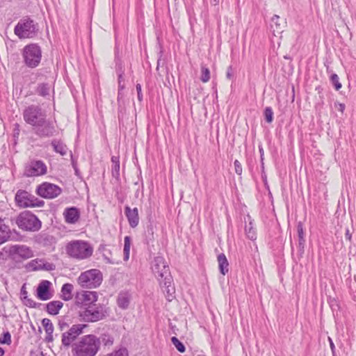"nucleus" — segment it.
<instances>
[{
  "label": "nucleus",
  "instance_id": "f257e3e1",
  "mask_svg": "<svg viewBox=\"0 0 356 356\" xmlns=\"http://www.w3.org/2000/svg\"><path fill=\"white\" fill-rule=\"evenodd\" d=\"M24 122L32 127L33 133L40 138H49L58 135L55 122L47 118L46 111L39 105L31 104L23 111Z\"/></svg>",
  "mask_w": 356,
  "mask_h": 356
},
{
  "label": "nucleus",
  "instance_id": "f03ea898",
  "mask_svg": "<svg viewBox=\"0 0 356 356\" xmlns=\"http://www.w3.org/2000/svg\"><path fill=\"white\" fill-rule=\"evenodd\" d=\"M152 270L158 280L165 298L172 301L175 298V289L172 285V277L170 275L168 265L161 256L154 257L152 262Z\"/></svg>",
  "mask_w": 356,
  "mask_h": 356
},
{
  "label": "nucleus",
  "instance_id": "7ed1b4c3",
  "mask_svg": "<svg viewBox=\"0 0 356 356\" xmlns=\"http://www.w3.org/2000/svg\"><path fill=\"white\" fill-rule=\"evenodd\" d=\"M99 351L97 336L92 334L81 337L72 348L73 356H95Z\"/></svg>",
  "mask_w": 356,
  "mask_h": 356
},
{
  "label": "nucleus",
  "instance_id": "20e7f679",
  "mask_svg": "<svg viewBox=\"0 0 356 356\" xmlns=\"http://www.w3.org/2000/svg\"><path fill=\"white\" fill-rule=\"evenodd\" d=\"M66 254L71 258L83 260L90 257L93 253V248L87 241L74 240L65 245Z\"/></svg>",
  "mask_w": 356,
  "mask_h": 356
},
{
  "label": "nucleus",
  "instance_id": "39448f33",
  "mask_svg": "<svg viewBox=\"0 0 356 356\" xmlns=\"http://www.w3.org/2000/svg\"><path fill=\"white\" fill-rule=\"evenodd\" d=\"M109 308L104 304L89 305L82 307L79 311V316L87 323H95L106 318L109 315Z\"/></svg>",
  "mask_w": 356,
  "mask_h": 356
},
{
  "label": "nucleus",
  "instance_id": "423d86ee",
  "mask_svg": "<svg viewBox=\"0 0 356 356\" xmlns=\"http://www.w3.org/2000/svg\"><path fill=\"white\" fill-rule=\"evenodd\" d=\"M21 55L24 66L30 69H35L41 63L42 51L38 44L30 43L23 47Z\"/></svg>",
  "mask_w": 356,
  "mask_h": 356
},
{
  "label": "nucleus",
  "instance_id": "0eeeda50",
  "mask_svg": "<svg viewBox=\"0 0 356 356\" xmlns=\"http://www.w3.org/2000/svg\"><path fill=\"white\" fill-rule=\"evenodd\" d=\"M38 32V24L29 17L20 19L14 28V33L19 39L34 38Z\"/></svg>",
  "mask_w": 356,
  "mask_h": 356
},
{
  "label": "nucleus",
  "instance_id": "6e6552de",
  "mask_svg": "<svg viewBox=\"0 0 356 356\" xmlns=\"http://www.w3.org/2000/svg\"><path fill=\"white\" fill-rule=\"evenodd\" d=\"M15 223L20 229L26 232H37L42 226L38 218L29 211L20 213L15 219Z\"/></svg>",
  "mask_w": 356,
  "mask_h": 356
},
{
  "label": "nucleus",
  "instance_id": "1a4fd4ad",
  "mask_svg": "<svg viewBox=\"0 0 356 356\" xmlns=\"http://www.w3.org/2000/svg\"><path fill=\"white\" fill-rule=\"evenodd\" d=\"M4 250L8 257L16 263L29 259L34 255L33 250L25 245H12Z\"/></svg>",
  "mask_w": 356,
  "mask_h": 356
},
{
  "label": "nucleus",
  "instance_id": "9d476101",
  "mask_svg": "<svg viewBox=\"0 0 356 356\" xmlns=\"http://www.w3.org/2000/svg\"><path fill=\"white\" fill-rule=\"evenodd\" d=\"M16 205L20 208L42 207L44 202L27 191L19 189L15 196Z\"/></svg>",
  "mask_w": 356,
  "mask_h": 356
},
{
  "label": "nucleus",
  "instance_id": "9b49d317",
  "mask_svg": "<svg viewBox=\"0 0 356 356\" xmlns=\"http://www.w3.org/2000/svg\"><path fill=\"white\" fill-rule=\"evenodd\" d=\"M102 273L98 269H91L81 273L78 277V283L84 288L98 287L102 282Z\"/></svg>",
  "mask_w": 356,
  "mask_h": 356
},
{
  "label": "nucleus",
  "instance_id": "f8f14e48",
  "mask_svg": "<svg viewBox=\"0 0 356 356\" xmlns=\"http://www.w3.org/2000/svg\"><path fill=\"white\" fill-rule=\"evenodd\" d=\"M87 327L85 324L73 325L68 330L62 334V345L65 348L72 346L79 335L83 332V330Z\"/></svg>",
  "mask_w": 356,
  "mask_h": 356
},
{
  "label": "nucleus",
  "instance_id": "ddd939ff",
  "mask_svg": "<svg viewBox=\"0 0 356 356\" xmlns=\"http://www.w3.org/2000/svg\"><path fill=\"white\" fill-rule=\"evenodd\" d=\"M62 189L57 185L44 182L37 187L36 193L38 195L46 199H53L58 197Z\"/></svg>",
  "mask_w": 356,
  "mask_h": 356
},
{
  "label": "nucleus",
  "instance_id": "4468645a",
  "mask_svg": "<svg viewBox=\"0 0 356 356\" xmlns=\"http://www.w3.org/2000/svg\"><path fill=\"white\" fill-rule=\"evenodd\" d=\"M47 173V165L40 160H33L28 163L24 169V175L27 177H38Z\"/></svg>",
  "mask_w": 356,
  "mask_h": 356
},
{
  "label": "nucleus",
  "instance_id": "2eb2a0df",
  "mask_svg": "<svg viewBox=\"0 0 356 356\" xmlns=\"http://www.w3.org/2000/svg\"><path fill=\"white\" fill-rule=\"evenodd\" d=\"M51 286V282L48 280H42L36 290V297L41 300H47L51 298L53 296L50 291V287Z\"/></svg>",
  "mask_w": 356,
  "mask_h": 356
},
{
  "label": "nucleus",
  "instance_id": "dca6fc26",
  "mask_svg": "<svg viewBox=\"0 0 356 356\" xmlns=\"http://www.w3.org/2000/svg\"><path fill=\"white\" fill-rule=\"evenodd\" d=\"M78 299L83 305L82 307H86L89 305H97L98 296L96 291H86L79 295Z\"/></svg>",
  "mask_w": 356,
  "mask_h": 356
},
{
  "label": "nucleus",
  "instance_id": "f3484780",
  "mask_svg": "<svg viewBox=\"0 0 356 356\" xmlns=\"http://www.w3.org/2000/svg\"><path fill=\"white\" fill-rule=\"evenodd\" d=\"M80 210L75 207H67L64 210L63 216L65 220L68 224H75L80 218Z\"/></svg>",
  "mask_w": 356,
  "mask_h": 356
},
{
  "label": "nucleus",
  "instance_id": "a211bd4d",
  "mask_svg": "<svg viewBox=\"0 0 356 356\" xmlns=\"http://www.w3.org/2000/svg\"><path fill=\"white\" fill-rule=\"evenodd\" d=\"M124 214L131 228H135L139 223L138 210L136 207L131 209L128 205L124 207Z\"/></svg>",
  "mask_w": 356,
  "mask_h": 356
},
{
  "label": "nucleus",
  "instance_id": "6ab92c4d",
  "mask_svg": "<svg viewBox=\"0 0 356 356\" xmlns=\"http://www.w3.org/2000/svg\"><path fill=\"white\" fill-rule=\"evenodd\" d=\"M35 242L43 247H51L56 243V238L44 232H41L35 236Z\"/></svg>",
  "mask_w": 356,
  "mask_h": 356
},
{
  "label": "nucleus",
  "instance_id": "aec40b11",
  "mask_svg": "<svg viewBox=\"0 0 356 356\" xmlns=\"http://www.w3.org/2000/svg\"><path fill=\"white\" fill-rule=\"evenodd\" d=\"M131 293L127 290L121 291L117 297V305L122 309H127L129 308L131 300Z\"/></svg>",
  "mask_w": 356,
  "mask_h": 356
},
{
  "label": "nucleus",
  "instance_id": "412c9836",
  "mask_svg": "<svg viewBox=\"0 0 356 356\" xmlns=\"http://www.w3.org/2000/svg\"><path fill=\"white\" fill-rule=\"evenodd\" d=\"M20 299L25 306L30 308H39L42 305L41 303L35 302L33 300L28 297L26 284H24L21 288Z\"/></svg>",
  "mask_w": 356,
  "mask_h": 356
},
{
  "label": "nucleus",
  "instance_id": "4be33fe9",
  "mask_svg": "<svg viewBox=\"0 0 356 356\" xmlns=\"http://www.w3.org/2000/svg\"><path fill=\"white\" fill-rule=\"evenodd\" d=\"M285 22H280V17L277 15H274L270 20V29L275 36L283 32L285 26Z\"/></svg>",
  "mask_w": 356,
  "mask_h": 356
},
{
  "label": "nucleus",
  "instance_id": "5701e85b",
  "mask_svg": "<svg viewBox=\"0 0 356 356\" xmlns=\"http://www.w3.org/2000/svg\"><path fill=\"white\" fill-rule=\"evenodd\" d=\"M245 232L247 237L252 241H255L257 239V230L254 225V220L248 215L245 218Z\"/></svg>",
  "mask_w": 356,
  "mask_h": 356
},
{
  "label": "nucleus",
  "instance_id": "b1692460",
  "mask_svg": "<svg viewBox=\"0 0 356 356\" xmlns=\"http://www.w3.org/2000/svg\"><path fill=\"white\" fill-rule=\"evenodd\" d=\"M50 145L56 153L63 156L67 155L68 147L61 139H53Z\"/></svg>",
  "mask_w": 356,
  "mask_h": 356
},
{
  "label": "nucleus",
  "instance_id": "393cba45",
  "mask_svg": "<svg viewBox=\"0 0 356 356\" xmlns=\"http://www.w3.org/2000/svg\"><path fill=\"white\" fill-rule=\"evenodd\" d=\"M99 340V350H100L101 345L104 347H111L114 343V337L111 333L108 332L102 333L99 337H97Z\"/></svg>",
  "mask_w": 356,
  "mask_h": 356
},
{
  "label": "nucleus",
  "instance_id": "a878e982",
  "mask_svg": "<svg viewBox=\"0 0 356 356\" xmlns=\"http://www.w3.org/2000/svg\"><path fill=\"white\" fill-rule=\"evenodd\" d=\"M52 86L49 83H40L35 88V92L42 97L49 98Z\"/></svg>",
  "mask_w": 356,
  "mask_h": 356
},
{
  "label": "nucleus",
  "instance_id": "bb28decb",
  "mask_svg": "<svg viewBox=\"0 0 356 356\" xmlns=\"http://www.w3.org/2000/svg\"><path fill=\"white\" fill-rule=\"evenodd\" d=\"M42 325L46 332L45 341L48 343L52 342L54 340L53 332L54 330L53 323L50 319L43 318L42 321Z\"/></svg>",
  "mask_w": 356,
  "mask_h": 356
},
{
  "label": "nucleus",
  "instance_id": "cd10ccee",
  "mask_svg": "<svg viewBox=\"0 0 356 356\" xmlns=\"http://www.w3.org/2000/svg\"><path fill=\"white\" fill-rule=\"evenodd\" d=\"M10 229L6 225L4 220L0 218V244H2L10 238Z\"/></svg>",
  "mask_w": 356,
  "mask_h": 356
},
{
  "label": "nucleus",
  "instance_id": "c85d7f7f",
  "mask_svg": "<svg viewBox=\"0 0 356 356\" xmlns=\"http://www.w3.org/2000/svg\"><path fill=\"white\" fill-rule=\"evenodd\" d=\"M297 231L298 236V252L302 255L305 252V239L303 231V225L302 222H298L297 224Z\"/></svg>",
  "mask_w": 356,
  "mask_h": 356
},
{
  "label": "nucleus",
  "instance_id": "c756f323",
  "mask_svg": "<svg viewBox=\"0 0 356 356\" xmlns=\"http://www.w3.org/2000/svg\"><path fill=\"white\" fill-rule=\"evenodd\" d=\"M63 303L59 300H53L46 305V311L51 315H57L63 307Z\"/></svg>",
  "mask_w": 356,
  "mask_h": 356
},
{
  "label": "nucleus",
  "instance_id": "7c9ffc66",
  "mask_svg": "<svg viewBox=\"0 0 356 356\" xmlns=\"http://www.w3.org/2000/svg\"><path fill=\"white\" fill-rule=\"evenodd\" d=\"M218 262L220 273L225 275L229 272V263L225 254L221 253L218 256Z\"/></svg>",
  "mask_w": 356,
  "mask_h": 356
},
{
  "label": "nucleus",
  "instance_id": "2f4dec72",
  "mask_svg": "<svg viewBox=\"0 0 356 356\" xmlns=\"http://www.w3.org/2000/svg\"><path fill=\"white\" fill-rule=\"evenodd\" d=\"M73 285L70 283L64 284L61 288V298L63 300L68 301L72 298Z\"/></svg>",
  "mask_w": 356,
  "mask_h": 356
},
{
  "label": "nucleus",
  "instance_id": "473e14b6",
  "mask_svg": "<svg viewBox=\"0 0 356 356\" xmlns=\"http://www.w3.org/2000/svg\"><path fill=\"white\" fill-rule=\"evenodd\" d=\"M42 263V259H35L33 260H31L27 265L26 268L28 269H30L31 270H40L41 268V264Z\"/></svg>",
  "mask_w": 356,
  "mask_h": 356
},
{
  "label": "nucleus",
  "instance_id": "72a5a7b5",
  "mask_svg": "<svg viewBox=\"0 0 356 356\" xmlns=\"http://www.w3.org/2000/svg\"><path fill=\"white\" fill-rule=\"evenodd\" d=\"M131 246V237L127 236L124 237V260H127L129 257V251Z\"/></svg>",
  "mask_w": 356,
  "mask_h": 356
},
{
  "label": "nucleus",
  "instance_id": "f704fd0d",
  "mask_svg": "<svg viewBox=\"0 0 356 356\" xmlns=\"http://www.w3.org/2000/svg\"><path fill=\"white\" fill-rule=\"evenodd\" d=\"M210 79V70L209 68L206 67L205 66L201 67V77L200 80L203 83H207Z\"/></svg>",
  "mask_w": 356,
  "mask_h": 356
},
{
  "label": "nucleus",
  "instance_id": "c9c22d12",
  "mask_svg": "<svg viewBox=\"0 0 356 356\" xmlns=\"http://www.w3.org/2000/svg\"><path fill=\"white\" fill-rule=\"evenodd\" d=\"M172 344L176 347L177 350L180 353H184L186 350L185 346L176 337L171 338Z\"/></svg>",
  "mask_w": 356,
  "mask_h": 356
},
{
  "label": "nucleus",
  "instance_id": "e433bc0d",
  "mask_svg": "<svg viewBox=\"0 0 356 356\" xmlns=\"http://www.w3.org/2000/svg\"><path fill=\"white\" fill-rule=\"evenodd\" d=\"M104 356H129V353L126 348H121Z\"/></svg>",
  "mask_w": 356,
  "mask_h": 356
},
{
  "label": "nucleus",
  "instance_id": "4c0bfd02",
  "mask_svg": "<svg viewBox=\"0 0 356 356\" xmlns=\"http://www.w3.org/2000/svg\"><path fill=\"white\" fill-rule=\"evenodd\" d=\"M330 82L337 90H339L342 87L341 83L339 82V78L337 74H332L330 76Z\"/></svg>",
  "mask_w": 356,
  "mask_h": 356
},
{
  "label": "nucleus",
  "instance_id": "58836bf2",
  "mask_svg": "<svg viewBox=\"0 0 356 356\" xmlns=\"http://www.w3.org/2000/svg\"><path fill=\"white\" fill-rule=\"evenodd\" d=\"M11 342L10 333L8 331L3 332L0 337V343L10 345Z\"/></svg>",
  "mask_w": 356,
  "mask_h": 356
},
{
  "label": "nucleus",
  "instance_id": "ea45409f",
  "mask_svg": "<svg viewBox=\"0 0 356 356\" xmlns=\"http://www.w3.org/2000/svg\"><path fill=\"white\" fill-rule=\"evenodd\" d=\"M264 116L267 122L270 123L273 120V112L270 107H266L264 110Z\"/></svg>",
  "mask_w": 356,
  "mask_h": 356
},
{
  "label": "nucleus",
  "instance_id": "a19ab883",
  "mask_svg": "<svg viewBox=\"0 0 356 356\" xmlns=\"http://www.w3.org/2000/svg\"><path fill=\"white\" fill-rule=\"evenodd\" d=\"M124 78H123V72H120L118 74V96L121 94V91L123 90L125 88V86L124 84Z\"/></svg>",
  "mask_w": 356,
  "mask_h": 356
},
{
  "label": "nucleus",
  "instance_id": "79ce46f5",
  "mask_svg": "<svg viewBox=\"0 0 356 356\" xmlns=\"http://www.w3.org/2000/svg\"><path fill=\"white\" fill-rule=\"evenodd\" d=\"M58 326L61 331H63L65 329L68 328L70 325L66 321V318L62 317L58 320Z\"/></svg>",
  "mask_w": 356,
  "mask_h": 356
},
{
  "label": "nucleus",
  "instance_id": "37998d69",
  "mask_svg": "<svg viewBox=\"0 0 356 356\" xmlns=\"http://www.w3.org/2000/svg\"><path fill=\"white\" fill-rule=\"evenodd\" d=\"M41 270H45L48 271H51L55 269V265L52 263L44 262L42 259V263L40 266Z\"/></svg>",
  "mask_w": 356,
  "mask_h": 356
},
{
  "label": "nucleus",
  "instance_id": "c03bdc74",
  "mask_svg": "<svg viewBox=\"0 0 356 356\" xmlns=\"http://www.w3.org/2000/svg\"><path fill=\"white\" fill-rule=\"evenodd\" d=\"M112 175L115 178H118L120 176V163L113 164L111 169Z\"/></svg>",
  "mask_w": 356,
  "mask_h": 356
},
{
  "label": "nucleus",
  "instance_id": "a18cd8bd",
  "mask_svg": "<svg viewBox=\"0 0 356 356\" xmlns=\"http://www.w3.org/2000/svg\"><path fill=\"white\" fill-rule=\"evenodd\" d=\"M234 165L235 172L237 175H241L243 172V168H242V165H241V163L238 160H235L234 162Z\"/></svg>",
  "mask_w": 356,
  "mask_h": 356
},
{
  "label": "nucleus",
  "instance_id": "49530a36",
  "mask_svg": "<svg viewBox=\"0 0 356 356\" xmlns=\"http://www.w3.org/2000/svg\"><path fill=\"white\" fill-rule=\"evenodd\" d=\"M137 90V97L139 102L143 101V94H142V88L141 85L140 83H137L136 86Z\"/></svg>",
  "mask_w": 356,
  "mask_h": 356
},
{
  "label": "nucleus",
  "instance_id": "de8ad7c7",
  "mask_svg": "<svg viewBox=\"0 0 356 356\" xmlns=\"http://www.w3.org/2000/svg\"><path fill=\"white\" fill-rule=\"evenodd\" d=\"M334 108L341 113H343L346 106L343 103L335 102Z\"/></svg>",
  "mask_w": 356,
  "mask_h": 356
},
{
  "label": "nucleus",
  "instance_id": "09e8293b",
  "mask_svg": "<svg viewBox=\"0 0 356 356\" xmlns=\"http://www.w3.org/2000/svg\"><path fill=\"white\" fill-rule=\"evenodd\" d=\"M70 156H71V161H72V165L75 171V174L76 175H79V170H78V168H77V163H76V161L74 159V156H73V154L72 152H70Z\"/></svg>",
  "mask_w": 356,
  "mask_h": 356
},
{
  "label": "nucleus",
  "instance_id": "8fccbe9b",
  "mask_svg": "<svg viewBox=\"0 0 356 356\" xmlns=\"http://www.w3.org/2000/svg\"><path fill=\"white\" fill-rule=\"evenodd\" d=\"M328 341L330 343V349L332 350V356H336L335 346L332 339L330 337H328Z\"/></svg>",
  "mask_w": 356,
  "mask_h": 356
},
{
  "label": "nucleus",
  "instance_id": "3c124183",
  "mask_svg": "<svg viewBox=\"0 0 356 356\" xmlns=\"http://www.w3.org/2000/svg\"><path fill=\"white\" fill-rule=\"evenodd\" d=\"M226 76L229 79H232L234 77V72L232 66H229L227 70Z\"/></svg>",
  "mask_w": 356,
  "mask_h": 356
},
{
  "label": "nucleus",
  "instance_id": "603ef678",
  "mask_svg": "<svg viewBox=\"0 0 356 356\" xmlns=\"http://www.w3.org/2000/svg\"><path fill=\"white\" fill-rule=\"evenodd\" d=\"M345 237L347 240H348L349 241H351L352 234L350 232V230L348 229H347L346 231Z\"/></svg>",
  "mask_w": 356,
  "mask_h": 356
},
{
  "label": "nucleus",
  "instance_id": "864d4df0",
  "mask_svg": "<svg viewBox=\"0 0 356 356\" xmlns=\"http://www.w3.org/2000/svg\"><path fill=\"white\" fill-rule=\"evenodd\" d=\"M259 152L260 153L261 161H264V151L261 146H259Z\"/></svg>",
  "mask_w": 356,
  "mask_h": 356
},
{
  "label": "nucleus",
  "instance_id": "5fc2aeb1",
  "mask_svg": "<svg viewBox=\"0 0 356 356\" xmlns=\"http://www.w3.org/2000/svg\"><path fill=\"white\" fill-rule=\"evenodd\" d=\"M111 161H112L113 164L120 163L119 156H113L111 157Z\"/></svg>",
  "mask_w": 356,
  "mask_h": 356
},
{
  "label": "nucleus",
  "instance_id": "6e6d98bb",
  "mask_svg": "<svg viewBox=\"0 0 356 356\" xmlns=\"http://www.w3.org/2000/svg\"><path fill=\"white\" fill-rule=\"evenodd\" d=\"M147 232H148V233H149V234H151V236H152V238H149V240H147V244H149V241H152V239H153V230H152V228L149 229L147 230Z\"/></svg>",
  "mask_w": 356,
  "mask_h": 356
},
{
  "label": "nucleus",
  "instance_id": "4d7b16f0",
  "mask_svg": "<svg viewBox=\"0 0 356 356\" xmlns=\"http://www.w3.org/2000/svg\"><path fill=\"white\" fill-rule=\"evenodd\" d=\"M104 258L106 261V263L108 264H114L115 262L112 261L109 257H108L106 254H104Z\"/></svg>",
  "mask_w": 356,
  "mask_h": 356
},
{
  "label": "nucleus",
  "instance_id": "13d9d810",
  "mask_svg": "<svg viewBox=\"0 0 356 356\" xmlns=\"http://www.w3.org/2000/svg\"><path fill=\"white\" fill-rule=\"evenodd\" d=\"M211 2L213 5H218L219 3V0H211Z\"/></svg>",
  "mask_w": 356,
  "mask_h": 356
},
{
  "label": "nucleus",
  "instance_id": "bf43d9fd",
  "mask_svg": "<svg viewBox=\"0 0 356 356\" xmlns=\"http://www.w3.org/2000/svg\"><path fill=\"white\" fill-rule=\"evenodd\" d=\"M4 353H5L4 350L0 347V356H3Z\"/></svg>",
  "mask_w": 356,
  "mask_h": 356
},
{
  "label": "nucleus",
  "instance_id": "052dcab7",
  "mask_svg": "<svg viewBox=\"0 0 356 356\" xmlns=\"http://www.w3.org/2000/svg\"><path fill=\"white\" fill-rule=\"evenodd\" d=\"M35 76H36V77H37V78H38V77H40V76H42V72H38H38L35 73Z\"/></svg>",
  "mask_w": 356,
  "mask_h": 356
},
{
  "label": "nucleus",
  "instance_id": "680f3d73",
  "mask_svg": "<svg viewBox=\"0 0 356 356\" xmlns=\"http://www.w3.org/2000/svg\"><path fill=\"white\" fill-rule=\"evenodd\" d=\"M31 356H45L42 352L39 353L38 354H35V355H31Z\"/></svg>",
  "mask_w": 356,
  "mask_h": 356
},
{
  "label": "nucleus",
  "instance_id": "e2e57ef3",
  "mask_svg": "<svg viewBox=\"0 0 356 356\" xmlns=\"http://www.w3.org/2000/svg\"><path fill=\"white\" fill-rule=\"evenodd\" d=\"M16 127H17V132L15 133V136H16V135L18 136L19 135V124H16Z\"/></svg>",
  "mask_w": 356,
  "mask_h": 356
},
{
  "label": "nucleus",
  "instance_id": "0e129e2a",
  "mask_svg": "<svg viewBox=\"0 0 356 356\" xmlns=\"http://www.w3.org/2000/svg\"><path fill=\"white\" fill-rule=\"evenodd\" d=\"M261 166L262 171L264 172V161H261Z\"/></svg>",
  "mask_w": 356,
  "mask_h": 356
},
{
  "label": "nucleus",
  "instance_id": "69168bd1",
  "mask_svg": "<svg viewBox=\"0 0 356 356\" xmlns=\"http://www.w3.org/2000/svg\"><path fill=\"white\" fill-rule=\"evenodd\" d=\"M316 90L318 91V93H320V92H321V87L320 86L316 87Z\"/></svg>",
  "mask_w": 356,
  "mask_h": 356
}]
</instances>
